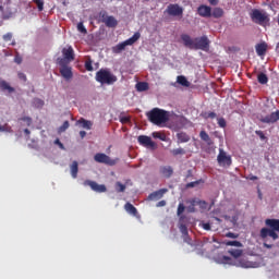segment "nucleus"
Returning <instances> with one entry per match:
<instances>
[{
  "mask_svg": "<svg viewBox=\"0 0 279 279\" xmlns=\"http://www.w3.org/2000/svg\"><path fill=\"white\" fill-rule=\"evenodd\" d=\"M199 49L201 51H208L210 49V40L207 36L194 38V48Z\"/></svg>",
  "mask_w": 279,
  "mask_h": 279,
  "instance_id": "obj_7",
  "label": "nucleus"
},
{
  "mask_svg": "<svg viewBox=\"0 0 279 279\" xmlns=\"http://www.w3.org/2000/svg\"><path fill=\"white\" fill-rule=\"evenodd\" d=\"M162 206H167L166 201H160L159 203H157V208H162Z\"/></svg>",
  "mask_w": 279,
  "mask_h": 279,
  "instance_id": "obj_54",
  "label": "nucleus"
},
{
  "mask_svg": "<svg viewBox=\"0 0 279 279\" xmlns=\"http://www.w3.org/2000/svg\"><path fill=\"white\" fill-rule=\"evenodd\" d=\"M137 143H140V145H142L143 147H149L151 149L156 147V143L151 141V137L146 135H140L137 137Z\"/></svg>",
  "mask_w": 279,
  "mask_h": 279,
  "instance_id": "obj_13",
  "label": "nucleus"
},
{
  "mask_svg": "<svg viewBox=\"0 0 279 279\" xmlns=\"http://www.w3.org/2000/svg\"><path fill=\"white\" fill-rule=\"evenodd\" d=\"M177 82L181 86H185V88H189V86H191V83L189 82V80H186L185 76H182V75L177 77Z\"/></svg>",
  "mask_w": 279,
  "mask_h": 279,
  "instance_id": "obj_30",
  "label": "nucleus"
},
{
  "mask_svg": "<svg viewBox=\"0 0 279 279\" xmlns=\"http://www.w3.org/2000/svg\"><path fill=\"white\" fill-rule=\"evenodd\" d=\"M19 77L20 80H23L25 82V80H27V76H25L24 73H19Z\"/></svg>",
  "mask_w": 279,
  "mask_h": 279,
  "instance_id": "obj_59",
  "label": "nucleus"
},
{
  "mask_svg": "<svg viewBox=\"0 0 279 279\" xmlns=\"http://www.w3.org/2000/svg\"><path fill=\"white\" fill-rule=\"evenodd\" d=\"M100 14H101L102 23H105L107 27H117L118 22H117V19H114V16H108L106 15V12Z\"/></svg>",
  "mask_w": 279,
  "mask_h": 279,
  "instance_id": "obj_14",
  "label": "nucleus"
},
{
  "mask_svg": "<svg viewBox=\"0 0 279 279\" xmlns=\"http://www.w3.org/2000/svg\"><path fill=\"white\" fill-rule=\"evenodd\" d=\"M217 161L220 167H230V165H232V157L228 155L223 148H220L217 156Z\"/></svg>",
  "mask_w": 279,
  "mask_h": 279,
  "instance_id": "obj_8",
  "label": "nucleus"
},
{
  "mask_svg": "<svg viewBox=\"0 0 279 279\" xmlns=\"http://www.w3.org/2000/svg\"><path fill=\"white\" fill-rule=\"evenodd\" d=\"M140 39H141V33L136 32V33H134V35L131 38L113 46L112 52L121 53V51H125V47H132V45H134V43H136Z\"/></svg>",
  "mask_w": 279,
  "mask_h": 279,
  "instance_id": "obj_5",
  "label": "nucleus"
},
{
  "mask_svg": "<svg viewBox=\"0 0 279 279\" xmlns=\"http://www.w3.org/2000/svg\"><path fill=\"white\" fill-rule=\"evenodd\" d=\"M70 171H71V175L72 178H77V171H78V167H77V161H73L71 167H70Z\"/></svg>",
  "mask_w": 279,
  "mask_h": 279,
  "instance_id": "obj_31",
  "label": "nucleus"
},
{
  "mask_svg": "<svg viewBox=\"0 0 279 279\" xmlns=\"http://www.w3.org/2000/svg\"><path fill=\"white\" fill-rule=\"evenodd\" d=\"M76 125H80L81 128H83V130H90L93 128V122L85 119H80L76 122Z\"/></svg>",
  "mask_w": 279,
  "mask_h": 279,
  "instance_id": "obj_23",
  "label": "nucleus"
},
{
  "mask_svg": "<svg viewBox=\"0 0 279 279\" xmlns=\"http://www.w3.org/2000/svg\"><path fill=\"white\" fill-rule=\"evenodd\" d=\"M178 143H189L191 141V136L186 133L181 132L177 134Z\"/></svg>",
  "mask_w": 279,
  "mask_h": 279,
  "instance_id": "obj_25",
  "label": "nucleus"
},
{
  "mask_svg": "<svg viewBox=\"0 0 279 279\" xmlns=\"http://www.w3.org/2000/svg\"><path fill=\"white\" fill-rule=\"evenodd\" d=\"M85 186H90L92 191H95L96 193H106L107 189L104 184H98L95 181L87 180L84 182Z\"/></svg>",
  "mask_w": 279,
  "mask_h": 279,
  "instance_id": "obj_11",
  "label": "nucleus"
},
{
  "mask_svg": "<svg viewBox=\"0 0 279 279\" xmlns=\"http://www.w3.org/2000/svg\"><path fill=\"white\" fill-rule=\"evenodd\" d=\"M160 171L165 178H171L173 175V168L171 166L162 167Z\"/></svg>",
  "mask_w": 279,
  "mask_h": 279,
  "instance_id": "obj_26",
  "label": "nucleus"
},
{
  "mask_svg": "<svg viewBox=\"0 0 279 279\" xmlns=\"http://www.w3.org/2000/svg\"><path fill=\"white\" fill-rule=\"evenodd\" d=\"M63 59H59L60 66H64V64H69L72 60H75V52L73 51V47L68 46L62 49Z\"/></svg>",
  "mask_w": 279,
  "mask_h": 279,
  "instance_id": "obj_6",
  "label": "nucleus"
},
{
  "mask_svg": "<svg viewBox=\"0 0 279 279\" xmlns=\"http://www.w3.org/2000/svg\"><path fill=\"white\" fill-rule=\"evenodd\" d=\"M217 121H218L219 128H226V125H227L226 119L218 118Z\"/></svg>",
  "mask_w": 279,
  "mask_h": 279,
  "instance_id": "obj_44",
  "label": "nucleus"
},
{
  "mask_svg": "<svg viewBox=\"0 0 279 279\" xmlns=\"http://www.w3.org/2000/svg\"><path fill=\"white\" fill-rule=\"evenodd\" d=\"M149 88V85L145 82H140L136 84V90H138V93H143L145 90H147Z\"/></svg>",
  "mask_w": 279,
  "mask_h": 279,
  "instance_id": "obj_32",
  "label": "nucleus"
},
{
  "mask_svg": "<svg viewBox=\"0 0 279 279\" xmlns=\"http://www.w3.org/2000/svg\"><path fill=\"white\" fill-rule=\"evenodd\" d=\"M270 239H272V241H276L278 239V233H276V231H274V229H270Z\"/></svg>",
  "mask_w": 279,
  "mask_h": 279,
  "instance_id": "obj_47",
  "label": "nucleus"
},
{
  "mask_svg": "<svg viewBox=\"0 0 279 279\" xmlns=\"http://www.w3.org/2000/svg\"><path fill=\"white\" fill-rule=\"evenodd\" d=\"M3 40L5 43H9V40H12V33H7L5 35H3Z\"/></svg>",
  "mask_w": 279,
  "mask_h": 279,
  "instance_id": "obj_48",
  "label": "nucleus"
},
{
  "mask_svg": "<svg viewBox=\"0 0 279 279\" xmlns=\"http://www.w3.org/2000/svg\"><path fill=\"white\" fill-rule=\"evenodd\" d=\"M116 191L118 193H123L125 191V184H123L121 182H117L116 183Z\"/></svg>",
  "mask_w": 279,
  "mask_h": 279,
  "instance_id": "obj_38",
  "label": "nucleus"
},
{
  "mask_svg": "<svg viewBox=\"0 0 279 279\" xmlns=\"http://www.w3.org/2000/svg\"><path fill=\"white\" fill-rule=\"evenodd\" d=\"M23 121H26L27 125H32V118H24Z\"/></svg>",
  "mask_w": 279,
  "mask_h": 279,
  "instance_id": "obj_62",
  "label": "nucleus"
},
{
  "mask_svg": "<svg viewBox=\"0 0 279 279\" xmlns=\"http://www.w3.org/2000/svg\"><path fill=\"white\" fill-rule=\"evenodd\" d=\"M266 226L274 230L275 232H279V220L278 219H266L265 220Z\"/></svg>",
  "mask_w": 279,
  "mask_h": 279,
  "instance_id": "obj_20",
  "label": "nucleus"
},
{
  "mask_svg": "<svg viewBox=\"0 0 279 279\" xmlns=\"http://www.w3.org/2000/svg\"><path fill=\"white\" fill-rule=\"evenodd\" d=\"M170 153L172 154V156H184V154H186V150H184V148H174L170 150Z\"/></svg>",
  "mask_w": 279,
  "mask_h": 279,
  "instance_id": "obj_36",
  "label": "nucleus"
},
{
  "mask_svg": "<svg viewBox=\"0 0 279 279\" xmlns=\"http://www.w3.org/2000/svg\"><path fill=\"white\" fill-rule=\"evenodd\" d=\"M229 254H231V256H233V260H239V258H241L243 251L239 250V248H233L229 251Z\"/></svg>",
  "mask_w": 279,
  "mask_h": 279,
  "instance_id": "obj_28",
  "label": "nucleus"
},
{
  "mask_svg": "<svg viewBox=\"0 0 279 279\" xmlns=\"http://www.w3.org/2000/svg\"><path fill=\"white\" fill-rule=\"evenodd\" d=\"M199 137L202 138V141L207 143V145H211L213 144V141L210 140V135H208V133H206V131H201Z\"/></svg>",
  "mask_w": 279,
  "mask_h": 279,
  "instance_id": "obj_29",
  "label": "nucleus"
},
{
  "mask_svg": "<svg viewBox=\"0 0 279 279\" xmlns=\"http://www.w3.org/2000/svg\"><path fill=\"white\" fill-rule=\"evenodd\" d=\"M201 227L203 230H210V223H208V222L201 223Z\"/></svg>",
  "mask_w": 279,
  "mask_h": 279,
  "instance_id": "obj_49",
  "label": "nucleus"
},
{
  "mask_svg": "<svg viewBox=\"0 0 279 279\" xmlns=\"http://www.w3.org/2000/svg\"><path fill=\"white\" fill-rule=\"evenodd\" d=\"M207 118H208V119H216V118H217V113H215V112H209V113H207Z\"/></svg>",
  "mask_w": 279,
  "mask_h": 279,
  "instance_id": "obj_56",
  "label": "nucleus"
},
{
  "mask_svg": "<svg viewBox=\"0 0 279 279\" xmlns=\"http://www.w3.org/2000/svg\"><path fill=\"white\" fill-rule=\"evenodd\" d=\"M60 73L64 80H71L73 77V72L71 71V68L66 64L61 65Z\"/></svg>",
  "mask_w": 279,
  "mask_h": 279,
  "instance_id": "obj_19",
  "label": "nucleus"
},
{
  "mask_svg": "<svg viewBox=\"0 0 279 279\" xmlns=\"http://www.w3.org/2000/svg\"><path fill=\"white\" fill-rule=\"evenodd\" d=\"M0 132H12V128H10L8 124L0 125Z\"/></svg>",
  "mask_w": 279,
  "mask_h": 279,
  "instance_id": "obj_45",
  "label": "nucleus"
},
{
  "mask_svg": "<svg viewBox=\"0 0 279 279\" xmlns=\"http://www.w3.org/2000/svg\"><path fill=\"white\" fill-rule=\"evenodd\" d=\"M186 209V207L180 203L179 206H178V211H177V215H182V213H184V210Z\"/></svg>",
  "mask_w": 279,
  "mask_h": 279,
  "instance_id": "obj_43",
  "label": "nucleus"
},
{
  "mask_svg": "<svg viewBox=\"0 0 279 279\" xmlns=\"http://www.w3.org/2000/svg\"><path fill=\"white\" fill-rule=\"evenodd\" d=\"M94 160H95L96 162H100V163H102V165H110V166L117 165V161H116V160L110 159V158L108 157V155L102 154V153L96 154V155L94 156Z\"/></svg>",
  "mask_w": 279,
  "mask_h": 279,
  "instance_id": "obj_10",
  "label": "nucleus"
},
{
  "mask_svg": "<svg viewBox=\"0 0 279 279\" xmlns=\"http://www.w3.org/2000/svg\"><path fill=\"white\" fill-rule=\"evenodd\" d=\"M35 104H39V106H43V105H44L43 100H40V99H36V100H35Z\"/></svg>",
  "mask_w": 279,
  "mask_h": 279,
  "instance_id": "obj_64",
  "label": "nucleus"
},
{
  "mask_svg": "<svg viewBox=\"0 0 279 279\" xmlns=\"http://www.w3.org/2000/svg\"><path fill=\"white\" fill-rule=\"evenodd\" d=\"M85 68H86L87 71H93V63L86 62Z\"/></svg>",
  "mask_w": 279,
  "mask_h": 279,
  "instance_id": "obj_53",
  "label": "nucleus"
},
{
  "mask_svg": "<svg viewBox=\"0 0 279 279\" xmlns=\"http://www.w3.org/2000/svg\"><path fill=\"white\" fill-rule=\"evenodd\" d=\"M251 20L257 25H267L269 23V14L264 10L254 9L250 13Z\"/></svg>",
  "mask_w": 279,
  "mask_h": 279,
  "instance_id": "obj_4",
  "label": "nucleus"
},
{
  "mask_svg": "<svg viewBox=\"0 0 279 279\" xmlns=\"http://www.w3.org/2000/svg\"><path fill=\"white\" fill-rule=\"evenodd\" d=\"M165 193H167V189H161L159 191L153 192L151 194H149L148 199H150L151 202L162 199Z\"/></svg>",
  "mask_w": 279,
  "mask_h": 279,
  "instance_id": "obj_18",
  "label": "nucleus"
},
{
  "mask_svg": "<svg viewBox=\"0 0 279 279\" xmlns=\"http://www.w3.org/2000/svg\"><path fill=\"white\" fill-rule=\"evenodd\" d=\"M153 138H159V141L167 142V135L162 132H153L151 133Z\"/></svg>",
  "mask_w": 279,
  "mask_h": 279,
  "instance_id": "obj_34",
  "label": "nucleus"
},
{
  "mask_svg": "<svg viewBox=\"0 0 279 279\" xmlns=\"http://www.w3.org/2000/svg\"><path fill=\"white\" fill-rule=\"evenodd\" d=\"M246 180H252V181L258 180V177H256V175H254V174H251V175H248V177L246 178Z\"/></svg>",
  "mask_w": 279,
  "mask_h": 279,
  "instance_id": "obj_58",
  "label": "nucleus"
},
{
  "mask_svg": "<svg viewBox=\"0 0 279 279\" xmlns=\"http://www.w3.org/2000/svg\"><path fill=\"white\" fill-rule=\"evenodd\" d=\"M255 51L257 56H265V53H267V44L265 43L257 44L255 47Z\"/></svg>",
  "mask_w": 279,
  "mask_h": 279,
  "instance_id": "obj_22",
  "label": "nucleus"
},
{
  "mask_svg": "<svg viewBox=\"0 0 279 279\" xmlns=\"http://www.w3.org/2000/svg\"><path fill=\"white\" fill-rule=\"evenodd\" d=\"M262 123H276L279 121V110L265 116L264 118L260 119Z\"/></svg>",
  "mask_w": 279,
  "mask_h": 279,
  "instance_id": "obj_15",
  "label": "nucleus"
},
{
  "mask_svg": "<svg viewBox=\"0 0 279 279\" xmlns=\"http://www.w3.org/2000/svg\"><path fill=\"white\" fill-rule=\"evenodd\" d=\"M80 136H81V138H84L86 136V131H81Z\"/></svg>",
  "mask_w": 279,
  "mask_h": 279,
  "instance_id": "obj_63",
  "label": "nucleus"
},
{
  "mask_svg": "<svg viewBox=\"0 0 279 279\" xmlns=\"http://www.w3.org/2000/svg\"><path fill=\"white\" fill-rule=\"evenodd\" d=\"M150 123L162 125L169 121V113L162 109L155 108L147 113Z\"/></svg>",
  "mask_w": 279,
  "mask_h": 279,
  "instance_id": "obj_2",
  "label": "nucleus"
},
{
  "mask_svg": "<svg viewBox=\"0 0 279 279\" xmlns=\"http://www.w3.org/2000/svg\"><path fill=\"white\" fill-rule=\"evenodd\" d=\"M215 260L218 265H235V267H242L243 269H256L260 267V264L256 262H250L245 258L232 259L226 255H219L215 257Z\"/></svg>",
  "mask_w": 279,
  "mask_h": 279,
  "instance_id": "obj_1",
  "label": "nucleus"
},
{
  "mask_svg": "<svg viewBox=\"0 0 279 279\" xmlns=\"http://www.w3.org/2000/svg\"><path fill=\"white\" fill-rule=\"evenodd\" d=\"M69 121H64L63 124L59 128V132H66V130H69Z\"/></svg>",
  "mask_w": 279,
  "mask_h": 279,
  "instance_id": "obj_40",
  "label": "nucleus"
},
{
  "mask_svg": "<svg viewBox=\"0 0 279 279\" xmlns=\"http://www.w3.org/2000/svg\"><path fill=\"white\" fill-rule=\"evenodd\" d=\"M270 234H271V229H267V228L260 229V232H259L260 239L265 240L267 239V236H270Z\"/></svg>",
  "mask_w": 279,
  "mask_h": 279,
  "instance_id": "obj_33",
  "label": "nucleus"
},
{
  "mask_svg": "<svg viewBox=\"0 0 279 279\" xmlns=\"http://www.w3.org/2000/svg\"><path fill=\"white\" fill-rule=\"evenodd\" d=\"M54 145H58V146L60 147V149H64V144H62V142H60L59 138H57V140L54 141Z\"/></svg>",
  "mask_w": 279,
  "mask_h": 279,
  "instance_id": "obj_51",
  "label": "nucleus"
},
{
  "mask_svg": "<svg viewBox=\"0 0 279 279\" xmlns=\"http://www.w3.org/2000/svg\"><path fill=\"white\" fill-rule=\"evenodd\" d=\"M124 210H126L129 215H133V217H136V215H138L136 207H134V205H132L131 203H126L124 205Z\"/></svg>",
  "mask_w": 279,
  "mask_h": 279,
  "instance_id": "obj_24",
  "label": "nucleus"
},
{
  "mask_svg": "<svg viewBox=\"0 0 279 279\" xmlns=\"http://www.w3.org/2000/svg\"><path fill=\"white\" fill-rule=\"evenodd\" d=\"M0 88L2 90H8V93H14V87L10 86L8 82L2 80H0Z\"/></svg>",
  "mask_w": 279,
  "mask_h": 279,
  "instance_id": "obj_27",
  "label": "nucleus"
},
{
  "mask_svg": "<svg viewBox=\"0 0 279 279\" xmlns=\"http://www.w3.org/2000/svg\"><path fill=\"white\" fill-rule=\"evenodd\" d=\"M227 236H228V239H236L238 235L233 232H228Z\"/></svg>",
  "mask_w": 279,
  "mask_h": 279,
  "instance_id": "obj_55",
  "label": "nucleus"
},
{
  "mask_svg": "<svg viewBox=\"0 0 279 279\" xmlns=\"http://www.w3.org/2000/svg\"><path fill=\"white\" fill-rule=\"evenodd\" d=\"M226 245H230V246H233V247H241V242H239V241H228L226 243Z\"/></svg>",
  "mask_w": 279,
  "mask_h": 279,
  "instance_id": "obj_42",
  "label": "nucleus"
},
{
  "mask_svg": "<svg viewBox=\"0 0 279 279\" xmlns=\"http://www.w3.org/2000/svg\"><path fill=\"white\" fill-rule=\"evenodd\" d=\"M257 80H258L259 84H267V82H269V78L267 77V74H265V73L258 74Z\"/></svg>",
  "mask_w": 279,
  "mask_h": 279,
  "instance_id": "obj_37",
  "label": "nucleus"
},
{
  "mask_svg": "<svg viewBox=\"0 0 279 279\" xmlns=\"http://www.w3.org/2000/svg\"><path fill=\"white\" fill-rule=\"evenodd\" d=\"M264 247H266L267 250H271V247H274V245L267 244V242H264Z\"/></svg>",
  "mask_w": 279,
  "mask_h": 279,
  "instance_id": "obj_61",
  "label": "nucleus"
},
{
  "mask_svg": "<svg viewBox=\"0 0 279 279\" xmlns=\"http://www.w3.org/2000/svg\"><path fill=\"white\" fill-rule=\"evenodd\" d=\"M166 12L169 16H182V14H184V9L179 4H169Z\"/></svg>",
  "mask_w": 279,
  "mask_h": 279,
  "instance_id": "obj_9",
  "label": "nucleus"
},
{
  "mask_svg": "<svg viewBox=\"0 0 279 279\" xmlns=\"http://www.w3.org/2000/svg\"><path fill=\"white\" fill-rule=\"evenodd\" d=\"M198 14L204 19H209V16H213V9L208 5H201L198 7Z\"/></svg>",
  "mask_w": 279,
  "mask_h": 279,
  "instance_id": "obj_16",
  "label": "nucleus"
},
{
  "mask_svg": "<svg viewBox=\"0 0 279 279\" xmlns=\"http://www.w3.org/2000/svg\"><path fill=\"white\" fill-rule=\"evenodd\" d=\"M255 134L259 136L260 141H265V138H267V136H265V133H263V131H255Z\"/></svg>",
  "mask_w": 279,
  "mask_h": 279,
  "instance_id": "obj_46",
  "label": "nucleus"
},
{
  "mask_svg": "<svg viewBox=\"0 0 279 279\" xmlns=\"http://www.w3.org/2000/svg\"><path fill=\"white\" fill-rule=\"evenodd\" d=\"M77 31L81 32V34H87L86 27L84 26V23L80 22L77 24Z\"/></svg>",
  "mask_w": 279,
  "mask_h": 279,
  "instance_id": "obj_41",
  "label": "nucleus"
},
{
  "mask_svg": "<svg viewBox=\"0 0 279 279\" xmlns=\"http://www.w3.org/2000/svg\"><path fill=\"white\" fill-rule=\"evenodd\" d=\"M120 121H121V123H128V122L130 121V118H128V117H122V118L120 119Z\"/></svg>",
  "mask_w": 279,
  "mask_h": 279,
  "instance_id": "obj_57",
  "label": "nucleus"
},
{
  "mask_svg": "<svg viewBox=\"0 0 279 279\" xmlns=\"http://www.w3.org/2000/svg\"><path fill=\"white\" fill-rule=\"evenodd\" d=\"M34 3H36L39 12H43V10L45 9V2L43 0H33Z\"/></svg>",
  "mask_w": 279,
  "mask_h": 279,
  "instance_id": "obj_39",
  "label": "nucleus"
},
{
  "mask_svg": "<svg viewBox=\"0 0 279 279\" xmlns=\"http://www.w3.org/2000/svg\"><path fill=\"white\" fill-rule=\"evenodd\" d=\"M181 40L185 47L193 49L195 45V39L191 38L187 34L181 35Z\"/></svg>",
  "mask_w": 279,
  "mask_h": 279,
  "instance_id": "obj_17",
  "label": "nucleus"
},
{
  "mask_svg": "<svg viewBox=\"0 0 279 279\" xmlns=\"http://www.w3.org/2000/svg\"><path fill=\"white\" fill-rule=\"evenodd\" d=\"M14 62H16V64H21L23 62V59L21 58V56H15L14 58Z\"/></svg>",
  "mask_w": 279,
  "mask_h": 279,
  "instance_id": "obj_52",
  "label": "nucleus"
},
{
  "mask_svg": "<svg viewBox=\"0 0 279 279\" xmlns=\"http://www.w3.org/2000/svg\"><path fill=\"white\" fill-rule=\"evenodd\" d=\"M186 204H190L186 207L187 213H195V206H202V208H204V206H206V202L199 201L197 198H192L190 201H186Z\"/></svg>",
  "mask_w": 279,
  "mask_h": 279,
  "instance_id": "obj_12",
  "label": "nucleus"
},
{
  "mask_svg": "<svg viewBox=\"0 0 279 279\" xmlns=\"http://www.w3.org/2000/svg\"><path fill=\"white\" fill-rule=\"evenodd\" d=\"M211 16H214V19H221V16H223V9L221 8L214 9Z\"/></svg>",
  "mask_w": 279,
  "mask_h": 279,
  "instance_id": "obj_35",
  "label": "nucleus"
},
{
  "mask_svg": "<svg viewBox=\"0 0 279 279\" xmlns=\"http://www.w3.org/2000/svg\"><path fill=\"white\" fill-rule=\"evenodd\" d=\"M179 230L183 234L184 242L191 245V239L189 238V229L184 225H180Z\"/></svg>",
  "mask_w": 279,
  "mask_h": 279,
  "instance_id": "obj_21",
  "label": "nucleus"
},
{
  "mask_svg": "<svg viewBox=\"0 0 279 279\" xmlns=\"http://www.w3.org/2000/svg\"><path fill=\"white\" fill-rule=\"evenodd\" d=\"M197 184H199V182L198 181H195V182H190V183H187V189H193V187H195V186H197Z\"/></svg>",
  "mask_w": 279,
  "mask_h": 279,
  "instance_id": "obj_50",
  "label": "nucleus"
},
{
  "mask_svg": "<svg viewBox=\"0 0 279 279\" xmlns=\"http://www.w3.org/2000/svg\"><path fill=\"white\" fill-rule=\"evenodd\" d=\"M96 82L99 84H107L108 86L114 84L117 82V75H114L108 69H101L96 73Z\"/></svg>",
  "mask_w": 279,
  "mask_h": 279,
  "instance_id": "obj_3",
  "label": "nucleus"
},
{
  "mask_svg": "<svg viewBox=\"0 0 279 279\" xmlns=\"http://www.w3.org/2000/svg\"><path fill=\"white\" fill-rule=\"evenodd\" d=\"M210 5H217V3H219V0H207Z\"/></svg>",
  "mask_w": 279,
  "mask_h": 279,
  "instance_id": "obj_60",
  "label": "nucleus"
}]
</instances>
